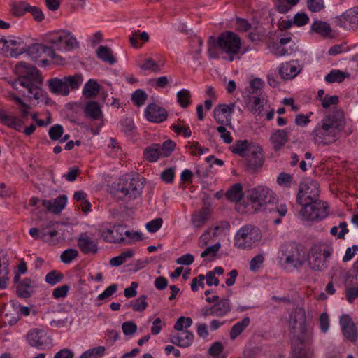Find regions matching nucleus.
Returning a JSON list of instances; mask_svg holds the SVG:
<instances>
[{
    "label": "nucleus",
    "mask_w": 358,
    "mask_h": 358,
    "mask_svg": "<svg viewBox=\"0 0 358 358\" xmlns=\"http://www.w3.org/2000/svg\"><path fill=\"white\" fill-rule=\"evenodd\" d=\"M65 49L64 50H69L76 48L78 45V43L76 38L71 34L69 31H65Z\"/></svg>",
    "instance_id": "obj_61"
},
{
    "label": "nucleus",
    "mask_w": 358,
    "mask_h": 358,
    "mask_svg": "<svg viewBox=\"0 0 358 358\" xmlns=\"http://www.w3.org/2000/svg\"><path fill=\"white\" fill-rule=\"evenodd\" d=\"M29 4L25 1L14 2L11 5V11L15 17H21L28 12Z\"/></svg>",
    "instance_id": "obj_44"
},
{
    "label": "nucleus",
    "mask_w": 358,
    "mask_h": 358,
    "mask_svg": "<svg viewBox=\"0 0 358 358\" xmlns=\"http://www.w3.org/2000/svg\"><path fill=\"white\" fill-rule=\"evenodd\" d=\"M291 244L286 242L282 244L278 252V260L279 264L286 268L291 263Z\"/></svg>",
    "instance_id": "obj_26"
},
{
    "label": "nucleus",
    "mask_w": 358,
    "mask_h": 358,
    "mask_svg": "<svg viewBox=\"0 0 358 358\" xmlns=\"http://www.w3.org/2000/svg\"><path fill=\"white\" fill-rule=\"evenodd\" d=\"M230 301L227 298L220 299L217 303L213 306L215 316L222 317L230 310Z\"/></svg>",
    "instance_id": "obj_37"
},
{
    "label": "nucleus",
    "mask_w": 358,
    "mask_h": 358,
    "mask_svg": "<svg viewBox=\"0 0 358 358\" xmlns=\"http://www.w3.org/2000/svg\"><path fill=\"white\" fill-rule=\"evenodd\" d=\"M78 245L84 254H96L98 251L97 243L87 233H82L78 239Z\"/></svg>",
    "instance_id": "obj_19"
},
{
    "label": "nucleus",
    "mask_w": 358,
    "mask_h": 358,
    "mask_svg": "<svg viewBox=\"0 0 358 358\" xmlns=\"http://www.w3.org/2000/svg\"><path fill=\"white\" fill-rule=\"evenodd\" d=\"M48 86L51 92L62 96H67L69 90L67 89L64 78H52L48 80Z\"/></svg>",
    "instance_id": "obj_25"
},
{
    "label": "nucleus",
    "mask_w": 358,
    "mask_h": 358,
    "mask_svg": "<svg viewBox=\"0 0 358 358\" xmlns=\"http://www.w3.org/2000/svg\"><path fill=\"white\" fill-rule=\"evenodd\" d=\"M192 324V320L189 317H180L174 324V329L178 331H185Z\"/></svg>",
    "instance_id": "obj_53"
},
{
    "label": "nucleus",
    "mask_w": 358,
    "mask_h": 358,
    "mask_svg": "<svg viewBox=\"0 0 358 358\" xmlns=\"http://www.w3.org/2000/svg\"><path fill=\"white\" fill-rule=\"evenodd\" d=\"M176 143L171 140L165 141L162 145H159V150L163 157H168L173 151Z\"/></svg>",
    "instance_id": "obj_51"
},
{
    "label": "nucleus",
    "mask_w": 358,
    "mask_h": 358,
    "mask_svg": "<svg viewBox=\"0 0 358 358\" xmlns=\"http://www.w3.org/2000/svg\"><path fill=\"white\" fill-rule=\"evenodd\" d=\"M313 115L312 112L308 113L307 115L298 114L295 117V124L301 127H306L310 122V116Z\"/></svg>",
    "instance_id": "obj_60"
},
{
    "label": "nucleus",
    "mask_w": 358,
    "mask_h": 358,
    "mask_svg": "<svg viewBox=\"0 0 358 358\" xmlns=\"http://www.w3.org/2000/svg\"><path fill=\"white\" fill-rule=\"evenodd\" d=\"M250 322V317H245L233 325L230 331V338L235 340L249 326Z\"/></svg>",
    "instance_id": "obj_35"
},
{
    "label": "nucleus",
    "mask_w": 358,
    "mask_h": 358,
    "mask_svg": "<svg viewBox=\"0 0 358 358\" xmlns=\"http://www.w3.org/2000/svg\"><path fill=\"white\" fill-rule=\"evenodd\" d=\"M349 74L340 70H332L325 76V80L328 83H341L345 80Z\"/></svg>",
    "instance_id": "obj_45"
},
{
    "label": "nucleus",
    "mask_w": 358,
    "mask_h": 358,
    "mask_svg": "<svg viewBox=\"0 0 358 358\" xmlns=\"http://www.w3.org/2000/svg\"><path fill=\"white\" fill-rule=\"evenodd\" d=\"M249 152L245 157L247 161V166L252 171L261 168L264 162L263 151L258 145L252 146L248 150Z\"/></svg>",
    "instance_id": "obj_13"
},
{
    "label": "nucleus",
    "mask_w": 358,
    "mask_h": 358,
    "mask_svg": "<svg viewBox=\"0 0 358 358\" xmlns=\"http://www.w3.org/2000/svg\"><path fill=\"white\" fill-rule=\"evenodd\" d=\"M310 31L315 32L324 38H331L334 37L330 24L321 20H315L312 23Z\"/></svg>",
    "instance_id": "obj_23"
},
{
    "label": "nucleus",
    "mask_w": 358,
    "mask_h": 358,
    "mask_svg": "<svg viewBox=\"0 0 358 358\" xmlns=\"http://www.w3.org/2000/svg\"><path fill=\"white\" fill-rule=\"evenodd\" d=\"M66 201L65 195H60L54 200H43L42 204L49 212L57 214L64 208Z\"/></svg>",
    "instance_id": "obj_20"
},
{
    "label": "nucleus",
    "mask_w": 358,
    "mask_h": 358,
    "mask_svg": "<svg viewBox=\"0 0 358 358\" xmlns=\"http://www.w3.org/2000/svg\"><path fill=\"white\" fill-rule=\"evenodd\" d=\"M78 255V251L76 249H67L64 250L60 256L61 261L64 264H69L73 259Z\"/></svg>",
    "instance_id": "obj_55"
},
{
    "label": "nucleus",
    "mask_w": 358,
    "mask_h": 358,
    "mask_svg": "<svg viewBox=\"0 0 358 358\" xmlns=\"http://www.w3.org/2000/svg\"><path fill=\"white\" fill-rule=\"evenodd\" d=\"M105 350L103 346H98L84 352L80 358H99L104 354Z\"/></svg>",
    "instance_id": "obj_47"
},
{
    "label": "nucleus",
    "mask_w": 358,
    "mask_h": 358,
    "mask_svg": "<svg viewBox=\"0 0 358 358\" xmlns=\"http://www.w3.org/2000/svg\"><path fill=\"white\" fill-rule=\"evenodd\" d=\"M143 184L138 176H125L120 179L117 189L129 199H136L141 194Z\"/></svg>",
    "instance_id": "obj_9"
},
{
    "label": "nucleus",
    "mask_w": 358,
    "mask_h": 358,
    "mask_svg": "<svg viewBox=\"0 0 358 358\" xmlns=\"http://www.w3.org/2000/svg\"><path fill=\"white\" fill-rule=\"evenodd\" d=\"M0 122L17 131H20L24 124L22 119H18V117L1 109H0Z\"/></svg>",
    "instance_id": "obj_21"
},
{
    "label": "nucleus",
    "mask_w": 358,
    "mask_h": 358,
    "mask_svg": "<svg viewBox=\"0 0 358 358\" xmlns=\"http://www.w3.org/2000/svg\"><path fill=\"white\" fill-rule=\"evenodd\" d=\"M340 325L345 338L351 341H355L357 339L358 331L348 315H343L340 318Z\"/></svg>",
    "instance_id": "obj_16"
},
{
    "label": "nucleus",
    "mask_w": 358,
    "mask_h": 358,
    "mask_svg": "<svg viewBox=\"0 0 358 358\" xmlns=\"http://www.w3.org/2000/svg\"><path fill=\"white\" fill-rule=\"evenodd\" d=\"M219 39L210 36L208 40V55L211 59H218L220 53H222V45Z\"/></svg>",
    "instance_id": "obj_30"
},
{
    "label": "nucleus",
    "mask_w": 358,
    "mask_h": 358,
    "mask_svg": "<svg viewBox=\"0 0 358 358\" xmlns=\"http://www.w3.org/2000/svg\"><path fill=\"white\" fill-rule=\"evenodd\" d=\"M309 22V17L305 13H297L292 19V24L298 27L303 26Z\"/></svg>",
    "instance_id": "obj_59"
},
{
    "label": "nucleus",
    "mask_w": 358,
    "mask_h": 358,
    "mask_svg": "<svg viewBox=\"0 0 358 358\" xmlns=\"http://www.w3.org/2000/svg\"><path fill=\"white\" fill-rule=\"evenodd\" d=\"M23 44L21 38L7 40L5 38H0V50L3 52H9L10 55L11 48H18Z\"/></svg>",
    "instance_id": "obj_36"
},
{
    "label": "nucleus",
    "mask_w": 358,
    "mask_h": 358,
    "mask_svg": "<svg viewBox=\"0 0 358 358\" xmlns=\"http://www.w3.org/2000/svg\"><path fill=\"white\" fill-rule=\"evenodd\" d=\"M278 185L282 187L288 188L291 185V175L286 173H280L276 179Z\"/></svg>",
    "instance_id": "obj_63"
},
{
    "label": "nucleus",
    "mask_w": 358,
    "mask_h": 358,
    "mask_svg": "<svg viewBox=\"0 0 358 358\" xmlns=\"http://www.w3.org/2000/svg\"><path fill=\"white\" fill-rule=\"evenodd\" d=\"M26 52L27 55L33 60L41 57L44 53H46L50 57L55 59L57 55L55 50L41 43H33L27 48L22 47L20 48H11L10 57H17L22 53Z\"/></svg>",
    "instance_id": "obj_8"
},
{
    "label": "nucleus",
    "mask_w": 358,
    "mask_h": 358,
    "mask_svg": "<svg viewBox=\"0 0 358 358\" xmlns=\"http://www.w3.org/2000/svg\"><path fill=\"white\" fill-rule=\"evenodd\" d=\"M219 43L222 45V53H226L227 56H223L222 59L232 62L234 56L241 50L240 37L231 31H225L218 36Z\"/></svg>",
    "instance_id": "obj_6"
},
{
    "label": "nucleus",
    "mask_w": 358,
    "mask_h": 358,
    "mask_svg": "<svg viewBox=\"0 0 358 358\" xmlns=\"http://www.w3.org/2000/svg\"><path fill=\"white\" fill-rule=\"evenodd\" d=\"M225 195L230 201L238 202L241 201L243 196L242 185L240 183L234 184L227 191Z\"/></svg>",
    "instance_id": "obj_34"
},
{
    "label": "nucleus",
    "mask_w": 358,
    "mask_h": 358,
    "mask_svg": "<svg viewBox=\"0 0 358 358\" xmlns=\"http://www.w3.org/2000/svg\"><path fill=\"white\" fill-rule=\"evenodd\" d=\"M63 78L67 89L72 90L78 89L83 82V76L80 73L64 76Z\"/></svg>",
    "instance_id": "obj_40"
},
{
    "label": "nucleus",
    "mask_w": 358,
    "mask_h": 358,
    "mask_svg": "<svg viewBox=\"0 0 358 358\" xmlns=\"http://www.w3.org/2000/svg\"><path fill=\"white\" fill-rule=\"evenodd\" d=\"M63 132L64 129L62 125L55 124L50 128L48 134L51 140L57 141L59 140L60 137H62Z\"/></svg>",
    "instance_id": "obj_58"
},
{
    "label": "nucleus",
    "mask_w": 358,
    "mask_h": 358,
    "mask_svg": "<svg viewBox=\"0 0 358 358\" xmlns=\"http://www.w3.org/2000/svg\"><path fill=\"white\" fill-rule=\"evenodd\" d=\"M163 220L162 218H156L145 225L147 230L150 233H155L157 231L162 227Z\"/></svg>",
    "instance_id": "obj_64"
},
{
    "label": "nucleus",
    "mask_w": 358,
    "mask_h": 358,
    "mask_svg": "<svg viewBox=\"0 0 358 358\" xmlns=\"http://www.w3.org/2000/svg\"><path fill=\"white\" fill-rule=\"evenodd\" d=\"M145 115L150 122L160 123L166 120L167 111L156 103H150L145 110Z\"/></svg>",
    "instance_id": "obj_15"
},
{
    "label": "nucleus",
    "mask_w": 358,
    "mask_h": 358,
    "mask_svg": "<svg viewBox=\"0 0 358 358\" xmlns=\"http://www.w3.org/2000/svg\"><path fill=\"white\" fill-rule=\"evenodd\" d=\"M138 66L141 69L144 71L150 70L153 72H158L161 70L159 64L150 57L145 59L143 63Z\"/></svg>",
    "instance_id": "obj_49"
},
{
    "label": "nucleus",
    "mask_w": 358,
    "mask_h": 358,
    "mask_svg": "<svg viewBox=\"0 0 358 358\" xmlns=\"http://www.w3.org/2000/svg\"><path fill=\"white\" fill-rule=\"evenodd\" d=\"M315 214L318 215L317 216V220H320L326 217L328 215V206L327 203L324 201L315 200Z\"/></svg>",
    "instance_id": "obj_48"
},
{
    "label": "nucleus",
    "mask_w": 358,
    "mask_h": 358,
    "mask_svg": "<svg viewBox=\"0 0 358 358\" xmlns=\"http://www.w3.org/2000/svg\"><path fill=\"white\" fill-rule=\"evenodd\" d=\"M262 237V233L257 227L245 224L236 233L234 246L239 250H250L259 245Z\"/></svg>",
    "instance_id": "obj_4"
},
{
    "label": "nucleus",
    "mask_w": 358,
    "mask_h": 358,
    "mask_svg": "<svg viewBox=\"0 0 358 358\" xmlns=\"http://www.w3.org/2000/svg\"><path fill=\"white\" fill-rule=\"evenodd\" d=\"M96 55L98 58L111 65L117 62L113 55L112 50L108 46L100 45L96 50Z\"/></svg>",
    "instance_id": "obj_33"
},
{
    "label": "nucleus",
    "mask_w": 358,
    "mask_h": 358,
    "mask_svg": "<svg viewBox=\"0 0 358 358\" xmlns=\"http://www.w3.org/2000/svg\"><path fill=\"white\" fill-rule=\"evenodd\" d=\"M146 300V295H141L137 299L131 301L127 306L131 308L134 311L141 313L144 311L148 306Z\"/></svg>",
    "instance_id": "obj_43"
},
{
    "label": "nucleus",
    "mask_w": 358,
    "mask_h": 358,
    "mask_svg": "<svg viewBox=\"0 0 358 358\" xmlns=\"http://www.w3.org/2000/svg\"><path fill=\"white\" fill-rule=\"evenodd\" d=\"M134 255L133 250H128L122 252L120 255L110 259L109 264L111 266H119L124 264L127 259L131 258Z\"/></svg>",
    "instance_id": "obj_42"
},
{
    "label": "nucleus",
    "mask_w": 358,
    "mask_h": 358,
    "mask_svg": "<svg viewBox=\"0 0 358 358\" xmlns=\"http://www.w3.org/2000/svg\"><path fill=\"white\" fill-rule=\"evenodd\" d=\"M147 97L148 95L143 90H137L133 93L131 100L136 105L140 106L144 104Z\"/></svg>",
    "instance_id": "obj_56"
},
{
    "label": "nucleus",
    "mask_w": 358,
    "mask_h": 358,
    "mask_svg": "<svg viewBox=\"0 0 358 358\" xmlns=\"http://www.w3.org/2000/svg\"><path fill=\"white\" fill-rule=\"evenodd\" d=\"M99 235L105 241L113 243L123 242L124 241L123 234L127 236L131 235V232L125 231V228L122 225L113 227L112 229H99Z\"/></svg>",
    "instance_id": "obj_11"
},
{
    "label": "nucleus",
    "mask_w": 358,
    "mask_h": 358,
    "mask_svg": "<svg viewBox=\"0 0 358 358\" xmlns=\"http://www.w3.org/2000/svg\"><path fill=\"white\" fill-rule=\"evenodd\" d=\"M31 280L30 278L24 279L17 287V293L20 297L28 298L31 296Z\"/></svg>",
    "instance_id": "obj_41"
},
{
    "label": "nucleus",
    "mask_w": 358,
    "mask_h": 358,
    "mask_svg": "<svg viewBox=\"0 0 358 358\" xmlns=\"http://www.w3.org/2000/svg\"><path fill=\"white\" fill-rule=\"evenodd\" d=\"M248 197L255 211L265 210L268 205L275 203L278 200L273 191L264 185L252 188L249 191Z\"/></svg>",
    "instance_id": "obj_5"
},
{
    "label": "nucleus",
    "mask_w": 358,
    "mask_h": 358,
    "mask_svg": "<svg viewBox=\"0 0 358 358\" xmlns=\"http://www.w3.org/2000/svg\"><path fill=\"white\" fill-rule=\"evenodd\" d=\"M264 261V257L262 254H258L255 256L250 262L249 268L251 271L255 272L260 268Z\"/></svg>",
    "instance_id": "obj_57"
},
{
    "label": "nucleus",
    "mask_w": 358,
    "mask_h": 358,
    "mask_svg": "<svg viewBox=\"0 0 358 358\" xmlns=\"http://www.w3.org/2000/svg\"><path fill=\"white\" fill-rule=\"evenodd\" d=\"M275 150H278L288 141V134L285 130H277L270 138Z\"/></svg>",
    "instance_id": "obj_31"
},
{
    "label": "nucleus",
    "mask_w": 358,
    "mask_h": 358,
    "mask_svg": "<svg viewBox=\"0 0 358 358\" xmlns=\"http://www.w3.org/2000/svg\"><path fill=\"white\" fill-rule=\"evenodd\" d=\"M15 72L17 78L12 85L15 90L22 92L24 96L29 98H34L45 104L49 103L47 93L41 87L43 78L36 67L20 62L15 65Z\"/></svg>",
    "instance_id": "obj_1"
},
{
    "label": "nucleus",
    "mask_w": 358,
    "mask_h": 358,
    "mask_svg": "<svg viewBox=\"0 0 358 358\" xmlns=\"http://www.w3.org/2000/svg\"><path fill=\"white\" fill-rule=\"evenodd\" d=\"M344 127L345 121L342 115H329L322 120L313 129V139L317 143H331L335 141L337 134L343 129Z\"/></svg>",
    "instance_id": "obj_2"
},
{
    "label": "nucleus",
    "mask_w": 358,
    "mask_h": 358,
    "mask_svg": "<svg viewBox=\"0 0 358 358\" xmlns=\"http://www.w3.org/2000/svg\"><path fill=\"white\" fill-rule=\"evenodd\" d=\"M291 41L290 37H281L278 42L272 43L268 45L269 51L276 57H282L289 54V48L286 45Z\"/></svg>",
    "instance_id": "obj_22"
},
{
    "label": "nucleus",
    "mask_w": 358,
    "mask_h": 358,
    "mask_svg": "<svg viewBox=\"0 0 358 358\" xmlns=\"http://www.w3.org/2000/svg\"><path fill=\"white\" fill-rule=\"evenodd\" d=\"M336 19V23L341 27L358 28V8L348 9Z\"/></svg>",
    "instance_id": "obj_14"
},
{
    "label": "nucleus",
    "mask_w": 358,
    "mask_h": 358,
    "mask_svg": "<svg viewBox=\"0 0 358 358\" xmlns=\"http://www.w3.org/2000/svg\"><path fill=\"white\" fill-rule=\"evenodd\" d=\"M27 341L30 345L38 349H43L46 344V334L44 330L33 329L29 331L27 336Z\"/></svg>",
    "instance_id": "obj_18"
},
{
    "label": "nucleus",
    "mask_w": 358,
    "mask_h": 358,
    "mask_svg": "<svg viewBox=\"0 0 358 358\" xmlns=\"http://www.w3.org/2000/svg\"><path fill=\"white\" fill-rule=\"evenodd\" d=\"M122 329L124 335H134L137 331L136 324L132 321L125 322L122 324Z\"/></svg>",
    "instance_id": "obj_62"
},
{
    "label": "nucleus",
    "mask_w": 358,
    "mask_h": 358,
    "mask_svg": "<svg viewBox=\"0 0 358 358\" xmlns=\"http://www.w3.org/2000/svg\"><path fill=\"white\" fill-rule=\"evenodd\" d=\"M252 99V104L251 108V111L254 114H257L258 115H263V108L264 100L259 96H252L250 99Z\"/></svg>",
    "instance_id": "obj_52"
},
{
    "label": "nucleus",
    "mask_w": 358,
    "mask_h": 358,
    "mask_svg": "<svg viewBox=\"0 0 358 358\" xmlns=\"http://www.w3.org/2000/svg\"><path fill=\"white\" fill-rule=\"evenodd\" d=\"M320 187L317 182L310 178H303L299 185L298 201L300 203L317 200Z\"/></svg>",
    "instance_id": "obj_10"
},
{
    "label": "nucleus",
    "mask_w": 358,
    "mask_h": 358,
    "mask_svg": "<svg viewBox=\"0 0 358 358\" xmlns=\"http://www.w3.org/2000/svg\"><path fill=\"white\" fill-rule=\"evenodd\" d=\"M257 144L250 143L247 140L237 141L231 147V150L232 152L245 157L249 152L248 150L250 149L252 146H255Z\"/></svg>",
    "instance_id": "obj_29"
},
{
    "label": "nucleus",
    "mask_w": 358,
    "mask_h": 358,
    "mask_svg": "<svg viewBox=\"0 0 358 358\" xmlns=\"http://www.w3.org/2000/svg\"><path fill=\"white\" fill-rule=\"evenodd\" d=\"M64 278L62 273L55 270L49 272L45 276V281L50 285H56L61 282Z\"/></svg>",
    "instance_id": "obj_54"
},
{
    "label": "nucleus",
    "mask_w": 358,
    "mask_h": 358,
    "mask_svg": "<svg viewBox=\"0 0 358 358\" xmlns=\"http://www.w3.org/2000/svg\"><path fill=\"white\" fill-rule=\"evenodd\" d=\"M303 208L300 211V216L302 220L313 221L317 220V215L315 214V201H307L301 203Z\"/></svg>",
    "instance_id": "obj_28"
},
{
    "label": "nucleus",
    "mask_w": 358,
    "mask_h": 358,
    "mask_svg": "<svg viewBox=\"0 0 358 358\" xmlns=\"http://www.w3.org/2000/svg\"><path fill=\"white\" fill-rule=\"evenodd\" d=\"M210 212L208 207H202L192 216V222L196 228H201L209 218Z\"/></svg>",
    "instance_id": "obj_27"
},
{
    "label": "nucleus",
    "mask_w": 358,
    "mask_h": 358,
    "mask_svg": "<svg viewBox=\"0 0 358 358\" xmlns=\"http://www.w3.org/2000/svg\"><path fill=\"white\" fill-rule=\"evenodd\" d=\"M330 256V252L324 250L323 252L317 248L311 250L308 261L313 270L321 271L327 267V259Z\"/></svg>",
    "instance_id": "obj_12"
},
{
    "label": "nucleus",
    "mask_w": 358,
    "mask_h": 358,
    "mask_svg": "<svg viewBox=\"0 0 358 358\" xmlns=\"http://www.w3.org/2000/svg\"><path fill=\"white\" fill-rule=\"evenodd\" d=\"M177 101L178 104L183 108L190 104L191 94L187 89H183L177 92Z\"/></svg>",
    "instance_id": "obj_46"
},
{
    "label": "nucleus",
    "mask_w": 358,
    "mask_h": 358,
    "mask_svg": "<svg viewBox=\"0 0 358 358\" xmlns=\"http://www.w3.org/2000/svg\"><path fill=\"white\" fill-rule=\"evenodd\" d=\"M59 224L56 222H49L41 229L31 228L29 229V234L35 239L41 238L43 242L50 245H55L59 242L57 236L59 234Z\"/></svg>",
    "instance_id": "obj_7"
},
{
    "label": "nucleus",
    "mask_w": 358,
    "mask_h": 358,
    "mask_svg": "<svg viewBox=\"0 0 358 358\" xmlns=\"http://www.w3.org/2000/svg\"><path fill=\"white\" fill-rule=\"evenodd\" d=\"M100 87L98 83L93 80H89L84 85L83 94L86 98H94L98 95Z\"/></svg>",
    "instance_id": "obj_32"
},
{
    "label": "nucleus",
    "mask_w": 358,
    "mask_h": 358,
    "mask_svg": "<svg viewBox=\"0 0 358 358\" xmlns=\"http://www.w3.org/2000/svg\"><path fill=\"white\" fill-rule=\"evenodd\" d=\"M65 31H62L59 34L52 36L48 39V43L52 45V48L55 50L63 51L65 49Z\"/></svg>",
    "instance_id": "obj_38"
},
{
    "label": "nucleus",
    "mask_w": 358,
    "mask_h": 358,
    "mask_svg": "<svg viewBox=\"0 0 358 358\" xmlns=\"http://www.w3.org/2000/svg\"><path fill=\"white\" fill-rule=\"evenodd\" d=\"M144 157L149 162H156L159 158L163 157L159 150V144H152L144 150Z\"/></svg>",
    "instance_id": "obj_39"
},
{
    "label": "nucleus",
    "mask_w": 358,
    "mask_h": 358,
    "mask_svg": "<svg viewBox=\"0 0 358 358\" xmlns=\"http://www.w3.org/2000/svg\"><path fill=\"white\" fill-rule=\"evenodd\" d=\"M348 233L347 223L345 222H342L338 227L335 226L331 229V235L337 236L338 238H344L345 234Z\"/></svg>",
    "instance_id": "obj_50"
},
{
    "label": "nucleus",
    "mask_w": 358,
    "mask_h": 358,
    "mask_svg": "<svg viewBox=\"0 0 358 358\" xmlns=\"http://www.w3.org/2000/svg\"><path fill=\"white\" fill-rule=\"evenodd\" d=\"M194 336L192 332L188 330L179 331L177 334L170 335L169 340L171 343L180 347L188 348L193 343Z\"/></svg>",
    "instance_id": "obj_17"
},
{
    "label": "nucleus",
    "mask_w": 358,
    "mask_h": 358,
    "mask_svg": "<svg viewBox=\"0 0 358 358\" xmlns=\"http://www.w3.org/2000/svg\"><path fill=\"white\" fill-rule=\"evenodd\" d=\"M294 320L295 323L294 329L299 330V335L294 338V344L299 343L300 346L294 348L292 352V358H310L312 352L304 346V343L310 338L311 331L307 327L303 308H296Z\"/></svg>",
    "instance_id": "obj_3"
},
{
    "label": "nucleus",
    "mask_w": 358,
    "mask_h": 358,
    "mask_svg": "<svg viewBox=\"0 0 358 358\" xmlns=\"http://www.w3.org/2000/svg\"><path fill=\"white\" fill-rule=\"evenodd\" d=\"M83 112L85 117L94 121L100 120L103 116L100 105L96 101L87 102L83 107Z\"/></svg>",
    "instance_id": "obj_24"
}]
</instances>
